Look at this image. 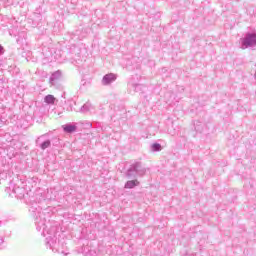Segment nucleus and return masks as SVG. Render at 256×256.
Returning <instances> with one entry per match:
<instances>
[{
    "label": "nucleus",
    "instance_id": "nucleus-1",
    "mask_svg": "<svg viewBox=\"0 0 256 256\" xmlns=\"http://www.w3.org/2000/svg\"><path fill=\"white\" fill-rule=\"evenodd\" d=\"M243 45H245L246 47H251L253 45H256V35L255 34H250L248 35L244 41H243Z\"/></svg>",
    "mask_w": 256,
    "mask_h": 256
},
{
    "label": "nucleus",
    "instance_id": "nucleus-2",
    "mask_svg": "<svg viewBox=\"0 0 256 256\" xmlns=\"http://www.w3.org/2000/svg\"><path fill=\"white\" fill-rule=\"evenodd\" d=\"M115 79H117V77L115 76V74H107V75L104 76V78H103V84H104V85H109V83H113V81H115Z\"/></svg>",
    "mask_w": 256,
    "mask_h": 256
},
{
    "label": "nucleus",
    "instance_id": "nucleus-3",
    "mask_svg": "<svg viewBox=\"0 0 256 256\" xmlns=\"http://www.w3.org/2000/svg\"><path fill=\"white\" fill-rule=\"evenodd\" d=\"M137 185H139L137 180H130L126 182L125 189H133V187H137Z\"/></svg>",
    "mask_w": 256,
    "mask_h": 256
},
{
    "label": "nucleus",
    "instance_id": "nucleus-4",
    "mask_svg": "<svg viewBox=\"0 0 256 256\" xmlns=\"http://www.w3.org/2000/svg\"><path fill=\"white\" fill-rule=\"evenodd\" d=\"M45 103L48 105H53L55 103V96L53 95H47L44 99Z\"/></svg>",
    "mask_w": 256,
    "mask_h": 256
},
{
    "label": "nucleus",
    "instance_id": "nucleus-5",
    "mask_svg": "<svg viewBox=\"0 0 256 256\" xmlns=\"http://www.w3.org/2000/svg\"><path fill=\"white\" fill-rule=\"evenodd\" d=\"M75 129H77V127L71 126V125L64 127V131H66V133H73V131H75Z\"/></svg>",
    "mask_w": 256,
    "mask_h": 256
},
{
    "label": "nucleus",
    "instance_id": "nucleus-6",
    "mask_svg": "<svg viewBox=\"0 0 256 256\" xmlns=\"http://www.w3.org/2000/svg\"><path fill=\"white\" fill-rule=\"evenodd\" d=\"M48 147H51V141L47 140L41 144V149L45 150Z\"/></svg>",
    "mask_w": 256,
    "mask_h": 256
},
{
    "label": "nucleus",
    "instance_id": "nucleus-7",
    "mask_svg": "<svg viewBox=\"0 0 256 256\" xmlns=\"http://www.w3.org/2000/svg\"><path fill=\"white\" fill-rule=\"evenodd\" d=\"M152 149L153 151H161V144H153Z\"/></svg>",
    "mask_w": 256,
    "mask_h": 256
},
{
    "label": "nucleus",
    "instance_id": "nucleus-8",
    "mask_svg": "<svg viewBox=\"0 0 256 256\" xmlns=\"http://www.w3.org/2000/svg\"><path fill=\"white\" fill-rule=\"evenodd\" d=\"M3 54V46L0 45V55Z\"/></svg>",
    "mask_w": 256,
    "mask_h": 256
}]
</instances>
